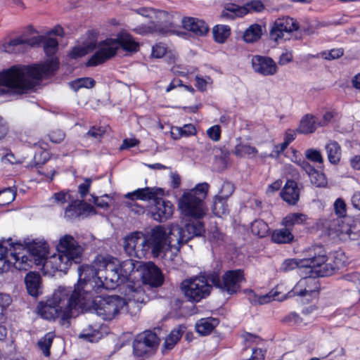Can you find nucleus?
<instances>
[{"label": "nucleus", "instance_id": "f257e3e1", "mask_svg": "<svg viewBox=\"0 0 360 360\" xmlns=\"http://www.w3.org/2000/svg\"><path fill=\"white\" fill-rule=\"evenodd\" d=\"M137 264L131 259L120 262L110 256L98 255L91 265L78 268V281L73 290L59 286L45 301L38 303L37 314L49 321L58 319L60 325L68 326L75 314L91 302L94 292L117 287L125 297L127 311L136 314L141 309L140 304L148 300L140 282L132 278Z\"/></svg>", "mask_w": 360, "mask_h": 360}, {"label": "nucleus", "instance_id": "f03ea898", "mask_svg": "<svg viewBox=\"0 0 360 360\" xmlns=\"http://www.w3.org/2000/svg\"><path fill=\"white\" fill-rule=\"evenodd\" d=\"M56 58L34 65H13L0 72V96L10 97L27 93L58 68Z\"/></svg>", "mask_w": 360, "mask_h": 360}, {"label": "nucleus", "instance_id": "7ed1b4c3", "mask_svg": "<svg viewBox=\"0 0 360 360\" xmlns=\"http://www.w3.org/2000/svg\"><path fill=\"white\" fill-rule=\"evenodd\" d=\"M95 48L96 51L86 62L87 66L102 64L114 58L119 51L115 38L108 37L97 44L96 34L93 32H88L81 44L72 49L70 56L73 58L82 57L91 52Z\"/></svg>", "mask_w": 360, "mask_h": 360}, {"label": "nucleus", "instance_id": "20e7f679", "mask_svg": "<svg viewBox=\"0 0 360 360\" xmlns=\"http://www.w3.org/2000/svg\"><path fill=\"white\" fill-rule=\"evenodd\" d=\"M95 48L96 51L86 62L87 66L102 64L114 58L119 51L115 38L108 37L97 44L96 34L93 32H88L81 44L72 49L70 56L73 58L82 57L91 52Z\"/></svg>", "mask_w": 360, "mask_h": 360}, {"label": "nucleus", "instance_id": "39448f33", "mask_svg": "<svg viewBox=\"0 0 360 360\" xmlns=\"http://www.w3.org/2000/svg\"><path fill=\"white\" fill-rule=\"evenodd\" d=\"M56 250L57 254L46 258L43 263V268L47 271L66 272L73 262H79L84 247L72 236L65 234L59 238Z\"/></svg>", "mask_w": 360, "mask_h": 360}, {"label": "nucleus", "instance_id": "423d86ee", "mask_svg": "<svg viewBox=\"0 0 360 360\" xmlns=\"http://www.w3.org/2000/svg\"><path fill=\"white\" fill-rule=\"evenodd\" d=\"M210 185L206 182L199 183L194 188L183 189L177 200V207L184 217L200 219L208 212L205 200L207 195Z\"/></svg>", "mask_w": 360, "mask_h": 360}, {"label": "nucleus", "instance_id": "0eeeda50", "mask_svg": "<svg viewBox=\"0 0 360 360\" xmlns=\"http://www.w3.org/2000/svg\"><path fill=\"white\" fill-rule=\"evenodd\" d=\"M164 233L160 229H153L150 235L145 236L141 232H133L124 238V250L131 257L143 258L151 250L154 257H160V242Z\"/></svg>", "mask_w": 360, "mask_h": 360}, {"label": "nucleus", "instance_id": "6e6552de", "mask_svg": "<svg viewBox=\"0 0 360 360\" xmlns=\"http://www.w3.org/2000/svg\"><path fill=\"white\" fill-rule=\"evenodd\" d=\"M32 261L25 245L12 238L0 240V273L8 271L12 266L18 270H27Z\"/></svg>", "mask_w": 360, "mask_h": 360}, {"label": "nucleus", "instance_id": "1a4fd4ad", "mask_svg": "<svg viewBox=\"0 0 360 360\" xmlns=\"http://www.w3.org/2000/svg\"><path fill=\"white\" fill-rule=\"evenodd\" d=\"M154 229H160L164 233L160 243V257L167 262H171L179 251L181 244L187 242V240H184V229L177 224H172L167 229L160 226Z\"/></svg>", "mask_w": 360, "mask_h": 360}, {"label": "nucleus", "instance_id": "9d476101", "mask_svg": "<svg viewBox=\"0 0 360 360\" xmlns=\"http://www.w3.org/2000/svg\"><path fill=\"white\" fill-rule=\"evenodd\" d=\"M302 264H304L305 274H311L312 276L316 277H323L330 276L333 274L332 263L329 262L325 250L321 247L314 248V256L303 259Z\"/></svg>", "mask_w": 360, "mask_h": 360}, {"label": "nucleus", "instance_id": "9b49d317", "mask_svg": "<svg viewBox=\"0 0 360 360\" xmlns=\"http://www.w3.org/2000/svg\"><path fill=\"white\" fill-rule=\"evenodd\" d=\"M96 314L103 320H112L126 308V301L119 296L98 297L92 301Z\"/></svg>", "mask_w": 360, "mask_h": 360}, {"label": "nucleus", "instance_id": "f8f14e48", "mask_svg": "<svg viewBox=\"0 0 360 360\" xmlns=\"http://www.w3.org/2000/svg\"><path fill=\"white\" fill-rule=\"evenodd\" d=\"M181 290L189 301L198 302L210 294L212 286L205 276H199L184 281Z\"/></svg>", "mask_w": 360, "mask_h": 360}, {"label": "nucleus", "instance_id": "ddd939ff", "mask_svg": "<svg viewBox=\"0 0 360 360\" xmlns=\"http://www.w3.org/2000/svg\"><path fill=\"white\" fill-rule=\"evenodd\" d=\"M160 343L155 333L146 330L138 334L133 342V353L136 357H146L153 354Z\"/></svg>", "mask_w": 360, "mask_h": 360}, {"label": "nucleus", "instance_id": "4468645a", "mask_svg": "<svg viewBox=\"0 0 360 360\" xmlns=\"http://www.w3.org/2000/svg\"><path fill=\"white\" fill-rule=\"evenodd\" d=\"M308 275V277L300 279L292 290L288 292V297L298 295L303 297L304 300L309 302L318 297L319 290V282L316 276H312L311 274Z\"/></svg>", "mask_w": 360, "mask_h": 360}, {"label": "nucleus", "instance_id": "2eb2a0df", "mask_svg": "<svg viewBox=\"0 0 360 360\" xmlns=\"http://www.w3.org/2000/svg\"><path fill=\"white\" fill-rule=\"evenodd\" d=\"M135 13L150 18H155L158 23H165V27L158 30L162 35L177 34L173 16L164 11H155L150 8L141 7L134 10Z\"/></svg>", "mask_w": 360, "mask_h": 360}, {"label": "nucleus", "instance_id": "dca6fc26", "mask_svg": "<svg viewBox=\"0 0 360 360\" xmlns=\"http://www.w3.org/2000/svg\"><path fill=\"white\" fill-rule=\"evenodd\" d=\"M245 281L243 271L240 269L226 271L222 276V281L218 277L212 278L213 284L229 294L237 292Z\"/></svg>", "mask_w": 360, "mask_h": 360}, {"label": "nucleus", "instance_id": "f3484780", "mask_svg": "<svg viewBox=\"0 0 360 360\" xmlns=\"http://www.w3.org/2000/svg\"><path fill=\"white\" fill-rule=\"evenodd\" d=\"M299 24L296 20L285 16L276 19L270 30V37L274 41L278 42L288 39V35L297 30Z\"/></svg>", "mask_w": 360, "mask_h": 360}, {"label": "nucleus", "instance_id": "a211bd4d", "mask_svg": "<svg viewBox=\"0 0 360 360\" xmlns=\"http://www.w3.org/2000/svg\"><path fill=\"white\" fill-rule=\"evenodd\" d=\"M138 264L135 269V272L141 269L140 275L142 278L145 286L159 287L163 283L164 277L160 269L153 262H146L141 264L138 261L134 260Z\"/></svg>", "mask_w": 360, "mask_h": 360}, {"label": "nucleus", "instance_id": "6ab92c4d", "mask_svg": "<svg viewBox=\"0 0 360 360\" xmlns=\"http://www.w3.org/2000/svg\"><path fill=\"white\" fill-rule=\"evenodd\" d=\"M41 39L39 37H27L22 34L0 44V51L8 53H18L25 45L36 46Z\"/></svg>", "mask_w": 360, "mask_h": 360}, {"label": "nucleus", "instance_id": "aec40b11", "mask_svg": "<svg viewBox=\"0 0 360 360\" xmlns=\"http://www.w3.org/2000/svg\"><path fill=\"white\" fill-rule=\"evenodd\" d=\"M154 201V205L151 207V214L153 219L162 222L169 219L174 212V205L169 201L159 198L158 196Z\"/></svg>", "mask_w": 360, "mask_h": 360}, {"label": "nucleus", "instance_id": "412c9836", "mask_svg": "<svg viewBox=\"0 0 360 360\" xmlns=\"http://www.w3.org/2000/svg\"><path fill=\"white\" fill-rule=\"evenodd\" d=\"M279 288L280 287L278 285L268 293L261 295L255 294L252 290H246L245 293L250 303L253 304H265L274 300L283 301L288 297V294L280 296Z\"/></svg>", "mask_w": 360, "mask_h": 360}, {"label": "nucleus", "instance_id": "4be33fe9", "mask_svg": "<svg viewBox=\"0 0 360 360\" xmlns=\"http://www.w3.org/2000/svg\"><path fill=\"white\" fill-rule=\"evenodd\" d=\"M251 63L253 70L264 76L273 75L277 71L276 63L269 57L254 56Z\"/></svg>", "mask_w": 360, "mask_h": 360}, {"label": "nucleus", "instance_id": "5701e85b", "mask_svg": "<svg viewBox=\"0 0 360 360\" xmlns=\"http://www.w3.org/2000/svg\"><path fill=\"white\" fill-rule=\"evenodd\" d=\"M115 38L118 44V50L121 49L127 54H132L139 51V43L127 30H120L116 34Z\"/></svg>", "mask_w": 360, "mask_h": 360}, {"label": "nucleus", "instance_id": "b1692460", "mask_svg": "<svg viewBox=\"0 0 360 360\" xmlns=\"http://www.w3.org/2000/svg\"><path fill=\"white\" fill-rule=\"evenodd\" d=\"M162 189L156 187H145L138 188L124 195V198L129 200H153L157 196L162 194Z\"/></svg>", "mask_w": 360, "mask_h": 360}, {"label": "nucleus", "instance_id": "393cba45", "mask_svg": "<svg viewBox=\"0 0 360 360\" xmlns=\"http://www.w3.org/2000/svg\"><path fill=\"white\" fill-rule=\"evenodd\" d=\"M181 22L185 30L191 32L196 36H205L209 32L207 24L202 20L192 17H186L182 19Z\"/></svg>", "mask_w": 360, "mask_h": 360}, {"label": "nucleus", "instance_id": "a878e982", "mask_svg": "<svg viewBox=\"0 0 360 360\" xmlns=\"http://www.w3.org/2000/svg\"><path fill=\"white\" fill-rule=\"evenodd\" d=\"M28 293L33 297H37L42 293L41 277L35 272L28 273L25 278Z\"/></svg>", "mask_w": 360, "mask_h": 360}, {"label": "nucleus", "instance_id": "bb28decb", "mask_svg": "<svg viewBox=\"0 0 360 360\" xmlns=\"http://www.w3.org/2000/svg\"><path fill=\"white\" fill-rule=\"evenodd\" d=\"M281 196L288 203L295 205L300 196L297 183L292 180L287 181L281 192Z\"/></svg>", "mask_w": 360, "mask_h": 360}, {"label": "nucleus", "instance_id": "cd10ccee", "mask_svg": "<svg viewBox=\"0 0 360 360\" xmlns=\"http://www.w3.org/2000/svg\"><path fill=\"white\" fill-rule=\"evenodd\" d=\"M248 13V8L244 6H238L235 4L227 3L224 6L221 17L225 20L233 19L236 17H243Z\"/></svg>", "mask_w": 360, "mask_h": 360}, {"label": "nucleus", "instance_id": "c85d7f7f", "mask_svg": "<svg viewBox=\"0 0 360 360\" xmlns=\"http://www.w3.org/2000/svg\"><path fill=\"white\" fill-rule=\"evenodd\" d=\"M196 134V127L193 124H186L182 127L172 126L170 128V136L174 140H178L182 137H190Z\"/></svg>", "mask_w": 360, "mask_h": 360}, {"label": "nucleus", "instance_id": "c756f323", "mask_svg": "<svg viewBox=\"0 0 360 360\" xmlns=\"http://www.w3.org/2000/svg\"><path fill=\"white\" fill-rule=\"evenodd\" d=\"M29 250L33 256L43 259L49 253V245L44 238H36L30 243Z\"/></svg>", "mask_w": 360, "mask_h": 360}, {"label": "nucleus", "instance_id": "7c9ffc66", "mask_svg": "<svg viewBox=\"0 0 360 360\" xmlns=\"http://www.w3.org/2000/svg\"><path fill=\"white\" fill-rule=\"evenodd\" d=\"M184 230L185 231L184 240H187V242L195 236H202L205 232L204 224L199 219L187 223Z\"/></svg>", "mask_w": 360, "mask_h": 360}, {"label": "nucleus", "instance_id": "2f4dec72", "mask_svg": "<svg viewBox=\"0 0 360 360\" xmlns=\"http://www.w3.org/2000/svg\"><path fill=\"white\" fill-rule=\"evenodd\" d=\"M102 337L100 331V326L98 324H89L84 328L79 335V338L88 342H97Z\"/></svg>", "mask_w": 360, "mask_h": 360}, {"label": "nucleus", "instance_id": "473e14b6", "mask_svg": "<svg viewBox=\"0 0 360 360\" xmlns=\"http://www.w3.org/2000/svg\"><path fill=\"white\" fill-rule=\"evenodd\" d=\"M305 165V172L309 176L311 183L316 187H325L327 185V179L323 172L315 169L311 165Z\"/></svg>", "mask_w": 360, "mask_h": 360}, {"label": "nucleus", "instance_id": "72a5a7b5", "mask_svg": "<svg viewBox=\"0 0 360 360\" xmlns=\"http://www.w3.org/2000/svg\"><path fill=\"white\" fill-rule=\"evenodd\" d=\"M328 161L333 165L339 163L341 159V147L338 142L335 141H328L325 146Z\"/></svg>", "mask_w": 360, "mask_h": 360}, {"label": "nucleus", "instance_id": "f704fd0d", "mask_svg": "<svg viewBox=\"0 0 360 360\" xmlns=\"http://www.w3.org/2000/svg\"><path fill=\"white\" fill-rule=\"evenodd\" d=\"M233 153L239 158H252L256 157L258 150L255 147L252 146L247 142L240 141L236 145Z\"/></svg>", "mask_w": 360, "mask_h": 360}, {"label": "nucleus", "instance_id": "c9c22d12", "mask_svg": "<svg viewBox=\"0 0 360 360\" xmlns=\"http://www.w3.org/2000/svg\"><path fill=\"white\" fill-rule=\"evenodd\" d=\"M219 321L214 318L201 319L195 323V330L201 335L210 333L218 325Z\"/></svg>", "mask_w": 360, "mask_h": 360}, {"label": "nucleus", "instance_id": "e433bc0d", "mask_svg": "<svg viewBox=\"0 0 360 360\" xmlns=\"http://www.w3.org/2000/svg\"><path fill=\"white\" fill-rule=\"evenodd\" d=\"M307 219V216L302 213H290L283 219L281 224L290 229L294 226L305 224Z\"/></svg>", "mask_w": 360, "mask_h": 360}, {"label": "nucleus", "instance_id": "4c0bfd02", "mask_svg": "<svg viewBox=\"0 0 360 360\" xmlns=\"http://www.w3.org/2000/svg\"><path fill=\"white\" fill-rule=\"evenodd\" d=\"M317 126L315 116L307 114L302 118L297 131L304 134H311L316 129Z\"/></svg>", "mask_w": 360, "mask_h": 360}, {"label": "nucleus", "instance_id": "58836bf2", "mask_svg": "<svg viewBox=\"0 0 360 360\" xmlns=\"http://www.w3.org/2000/svg\"><path fill=\"white\" fill-rule=\"evenodd\" d=\"M186 330L184 325H180L172 330L166 337L164 342V348L167 350L172 349L181 339Z\"/></svg>", "mask_w": 360, "mask_h": 360}, {"label": "nucleus", "instance_id": "ea45409f", "mask_svg": "<svg viewBox=\"0 0 360 360\" xmlns=\"http://www.w3.org/2000/svg\"><path fill=\"white\" fill-rule=\"evenodd\" d=\"M293 238L294 236L291 230L285 226L284 228L274 230L271 234L272 240L278 244L290 243Z\"/></svg>", "mask_w": 360, "mask_h": 360}, {"label": "nucleus", "instance_id": "a19ab883", "mask_svg": "<svg viewBox=\"0 0 360 360\" xmlns=\"http://www.w3.org/2000/svg\"><path fill=\"white\" fill-rule=\"evenodd\" d=\"M263 32V27L259 24H252L243 34V39L247 43H253L259 40Z\"/></svg>", "mask_w": 360, "mask_h": 360}, {"label": "nucleus", "instance_id": "79ce46f5", "mask_svg": "<svg viewBox=\"0 0 360 360\" xmlns=\"http://www.w3.org/2000/svg\"><path fill=\"white\" fill-rule=\"evenodd\" d=\"M152 56L155 58H161L166 56L168 63L174 62L176 53L173 51H168L166 46L162 43L156 44L152 48Z\"/></svg>", "mask_w": 360, "mask_h": 360}, {"label": "nucleus", "instance_id": "37998d69", "mask_svg": "<svg viewBox=\"0 0 360 360\" xmlns=\"http://www.w3.org/2000/svg\"><path fill=\"white\" fill-rule=\"evenodd\" d=\"M32 37H41V39L37 45L43 44L44 52L47 56H52L57 52L58 41L56 39L38 34H34Z\"/></svg>", "mask_w": 360, "mask_h": 360}, {"label": "nucleus", "instance_id": "c03bdc74", "mask_svg": "<svg viewBox=\"0 0 360 360\" xmlns=\"http://www.w3.org/2000/svg\"><path fill=\"white\" fill-rule=\"evenodd\" d=\"M165 27V23H155L152 22L148 25H141L134 29V31L141 35L148 34H161L158 30L161 28Z\"/></svg>", "mask_w": 360, "mask_h": 360}, {"label": "nucleus", "instance_id": "a18cd8bd", "mask_svg": "<svg viewBox=\"0 0 360 360\" xmlns=\"http://www.w3.org/2000/svg\"><path fill=\"white\" fill-rule=\"evenodd\" d=\"M226 200L219 196L214 197L212 211L217 217H221L228 213V206Z\"/></svg>", "mask_w": 360, "mask_h": 360}, {"label": "nucleus", "instance_id": "49530a36", "mask_svg": "<svg viewBox=\"0 0 360 360\" xmlns=\"http://www.w3.org/2000/svg\"><path fill=\"white\" fill-rule=\"evenodd\" d=\"M230 34L231 30L228 25H218L213 28L214 39L217 43H224L230 36Z\"/></svg>", "mask_w": 360, "mask_h": 360}, {"label": "nucleus", "instance_id": "de8ad7c7", "mask_svg": "<svg viewBox=\"0 0 360 360\" xmlns=\"http://www.w3.org/2000/svg\"><path fill=\"white\" fill-rule=\"evenodd\" d=\"M359 236L355 229L347 223H342L338 237L342 240H354Z\"/></svg>", "mask_w": 360, "mask_h": 360}, {"label": "nucleus", "instance_id": "09e8293b", "mask_svg": "<svg viewBox=\"0 0 360 360\" xmlns=\"http://www.w3.org/2000/svg\"><path fill=\"white\" fill-rule=\"evenodd\" d=\"M342 223V219L338 217L327 219L323 223V229L327 231L328 235L335 234L338 236Z\"/></svg>", "mask_w": 360, "mask_h": 360}, {"label": "nucleus", "instance_id": "8fccbe9b", "mask_svg": "<svg viewBox=\"0 0 360 360\" xmlns=\"http://www.w3.org/2000/svg\"><path fill=\"white\" fill-rule=\"evenodd\" d=\"M55 338V334L53 332H49L46 333L44 337H42L38 341V346L39 349L42 351L44 355L45 356H49L50 355V347L53 342V340Z\"/></svg>", "mask_w": 360, "mask_h": 360}, {"label": "nucleus", "instance_id": "3c124183", "mask_svg": "<svg viewBox=\"0 0 360 360\" xmlns=\"http://www.w3.org/2000/svg\"><path fill=\"white\" fill-rule=\"evenodd\" d=\"M252 233L260 238L266 236L269 231L268 224L263 220H255L251 225Z\"/></svg>", "mask_w": 360, "mask_h": 360}, {"label": "nucleus", "instance_id": "603ef678", "mask_svg": "<svg viewBox=\"0 0 360 360\" xmlns=\"http://www.w3.org/2000/svg\"><path fill=\"white\" fill-rule=\"evenodd\" d=\"M95 84V81L90 77H82L77 79L71 82L69 85L70 88L75 91H78L81 88L90 89Z\"/></svg>", "mask_w": 360, "mask_h": 360}, {"label": "nucleus", "instance_id": "864d4df0", "mask_svg": "<svg viewBox=\"0 0 360 360\" xmlns=\"http://www.w3.org/2000/svg\"><path fill=\"white\" fill-rule=\"evenodd\" d=\"M303 259H285L281 267V269L283 271H288L298 268L300 273H304V264H302Z\"/></svg>", "mask_w": 360, "mask_h": 360}, {"label": "nucleus", "instance_id": "5fc2aeb1", "mask_svg": "<svg viewBox=\"0 0 360 360\" xmlns=\"http://www.w3.org/2000/svg\"><path fill=\"white\" fill-rule=\"evenodd\" d=\"M72 200L73 198L71 197L69 191L55 193L50 199L51 204L60 206L64 205L65 202Z\"/></svg>", "mask_w": 360, "mask_h": 360}, {"label": "nucleus", "instance_id": "6e6d98bb", "mask_svg": "<svg viewBox=\"0 0 360 360\" xmlns=\"http://www.w3.org/2000/svg\"><path fill=\"white\" fill-rule=\"evenodd\" d=\"M349 259L342 251L335 252L333 260L332 263V267L333 268V273L335 269L344 267L349 264Z\"/></svg>", "mask_w": 360, "mask_h": 360}, {"label": "nucleus", "instance_id": "4d7b16f0", "mask_svg": "<svg viewBox=\"0 0 360 360\" xmlns=\"http://www.w3.org/2000/svg\"><path fill=\"white\" fill-rule=\"evenodd\" d=\"M94 203L99 208L107 210L113 204V197L110 195H104L101 197L92 196Z\"/></svg>", "mask_w": 360, "mask_h": 360}, {"label": "nucleus", "instance_id": "13d9d810", "mask_svg": "<svg viewBox=\"0 0 360 360\" xmlns=\"http://www.w3.org/2000/svg\"><path fill=\"white\" fill-rule=\"evenodd\" d=\"M65 214L69 219H74L78 217H82V208L80 206V201H75L71 203L65 210Z\"/></svg>", "mask_w": 360, "mask_h": 360}, {"label": "nucleus", "instance_id": "bf43d9fd", "mask_svg": "<svg viewBox=\"0 0 360 360\" xmlns=\"http://www.w3.org/2000/svg\"><path fill=\"white\" fill-rule=\"evenodd\" d=\"M15 198V193L11 188L0 191V206H5L12 202Z\"/></svg>", "mask_w": 360, "mask_h": 360}, {"label": "nucleus", "instance_id": "052dcab7", "mask_svg": "<svg viewBox=\"0 0 360 360\" xmlns=\"http://www.w3.org/2000/svg\"><path fill=\"white\" fill-rule=\"evenodd\" d=\"M195 86L196 88L201 91H206L208 86H210L213 81L212 78L209 76L202 77V76H196L195 77Z\"/></svg>", "mask_w": 360, "mask_h": 360}, {"label": "nucleus", "instance_id": "680f3d73", "mask_svg": "<svg viewBox=\"0 0 360 360\" xmlns=\"http://www.w3.org/2000/svg\"><path fill=\"white\" fill-rule=\"evenodd\" d=\"M305 157L310 161L323 163V158L320 150L314 148H309L304 153Z\"/></svg>", "mask_w": 360, "mask_h": 360}, {"label": "nucleus", "instance_id": "e2e57ef3", "mask_svg": "<svg viewBox=\"0 0 360 360\" xmlns=\"http://www.w3.org/2000/svg\"><path fill=\"white\" fill-rule=\"evenodd\" d=\"M234 191V186L230 182H224L221 186L220 191L219 192V198L226 200L229 196L232 195Z\"/></svg>", "mask_w": 360, "mask_h": 360}, {"label": "nucleus", "instance_id": "0e129e2a", "mask_svg": "<svg viewBox=\"0 0 360 360\" xmlns=\"http://www.w3.org/2000/svg\"><path fill=\"white\" fill-rule=\"evenodd\" d=\"M104 134V130L101 127H91L86 134L85 136L91 138L94 141H99Z\"/></svg>", "mask_w": 360, "mask_h": 360}, {"label": "nucleus", "instance_id": "69168bd1", "mask_svg": "<svg viewBox=\"0 0 360 360\" xmlns=\"http://www.w3.org/2000/svg\"><path fill=\"white\" fill-rule=\"evenodd\" d=\"M334 210L338 218L341 219L346 214V205L343 200L338 198L334 203Z\"/></svg>", "mask_w": 360, "mask_h": 360}, {"label": "nucleus", "instance_id": "338daca9", "mask_svg": "<svg viewBox=\"0 0 360 360\" xmlns=\"http://www.w3.org/2000/svg\"><path fill=\"white\" fill-rule=\"evenodd\" d=\"M126 207L132 212L136 214H143L145 212L143 206L139 205L136 200H130L125 202Z\"/></svg>", "mask_w": 360, "mask_h": 360}, {"label": "nucleus", "instance_id": "774afa93", "mask_svg": "<svg viewBox=\"0 0 360 360\" xmlns=\"http://www.w3.org/2000/svg\"><path fill=\"white\" fill-rule=\"evenodd\" d=\"M343 279L352 283L360 291V273L353 272L343 276Z\"/></svg>", "mask_w": 360, "mask_h": 360}]
</instances>
